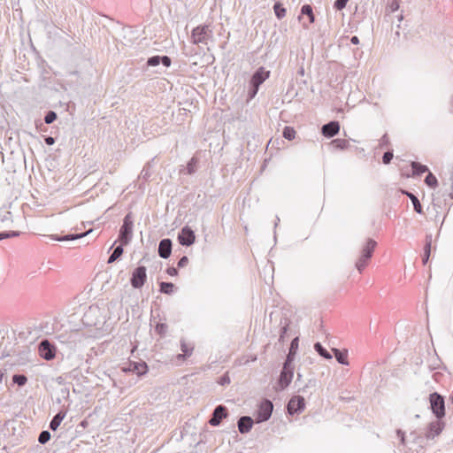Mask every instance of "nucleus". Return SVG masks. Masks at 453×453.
Masks as SVG:
<instances>
[{
	"label": "nucleus",
	"mask_w": 453,
	"mask_h": 453,
	"mask_svg": "<svg viewBox=\"0 0 453 453\" xmlns=\"http://www.w3.org/2000/svg\"><path fill=\"white\" fill-rule=\"evenodd\" d=\"M293 367L283 366L279 379V385L281 389L286 388L293 379Z\"/></svg>",
	"instance_id": "obj_14"
},
{
	"label": "nucleus",
	"mask_w": 453,
	"mask_h": 453,
	"mask_svg": "<svg viewBox=\"0 0 453 453\" xmlns=\"http://www.w3.org/2000/svg\"><path fill=\"white\" fill-rule=\"evenodd\" d=\"M297 348H298V337H296L291 342L290 348H289V352L295 354L296 350L297 349Z\"/></svg>",
	"instance_id": "obj_44"
},
{
	"label": "nucleus",
	"mask_w": 453,
	"mask_h": 453,
	"mask_svg": "<svg viewBox=\"0 0 453 453\" xmlns=\"http://www.w3.org/2000/svg\"><path fill=\"white\" fill-rule=\"evenodd\" d=\"M88 338L87 334L80 330L65 331L57 335L58 341L66 345L70 349H75L80 345L84 344Z\"/></svg>",
	"instance_id": "obj_1"
},
{
	"label": "nucleus",
	"mask_w": 453,
	"mask_h": 453,
	"mask_svg": "<svg viewBox=\"0 0 453 453\" xmlns=\"http://www.w3.org/2000/svg\"><path fill=\"white\" fill-rule=\"evenodd\" d=\"M331 145L336 149L343 150L349 146V142L345 139H334L331 142Z\"/></svg>",
	"instance_id": "obj_29"
},
{
	"label": "nucleus",
	"mask_w": 453,
	"mask_h": 453,
	"mask_svg": "<svg viewBox=\"0 0 453 453\" xmlns=\"http://www.w3.org/2000/svg\"><path fill=\"white\" fill-rule=\"evenodd\" d=\"M86 421L81 422V426H85Z\"/></svg>",
	"instance_id": "obj_61"
},
{
	"label": "nucleus",
	"mask_w": 453,
	"mask_h": 453,
	"mask_svg": "<svg viewBox=\"0 0 453 453\" xmlns=\"http://www.w3.org/2000/svg\"><path fill=\"white\" fill-rule=\"evenodd\" d=\"M211 37L212 30L208 25L198 26L192 30L191 39L194 44H207Z\"/></svg>",
	"instance_id": "obj_3"
},
{
	"label": "nucleus",
	"mask_w": 453,
	"mask_h": 453,
	"mask_svg": "<svg viewBox=\"0 0 453 453\" xmlns=\"http://www.w3.org/2000/svg\"><path fill=\"white\" fill-rule=\"evenodd\" d=\"M396 434H397V436L400 438L401 443L404 445L405 444L404 433L402 430L398 429L396 431Z\"/></svg>",
	"instance_id": "obj_50"
},
{
	"label": "nucleus",
	"mask_w": 453,
	"mask_h": 453,
	"mask_svg": "<svg viewBox=\"0 0 453 453\" xmlns=\"http://www.w3.org/2000/svg\"><path fill=\"white\" fill-rule=\"evenodd\" d=\"M88 234V232L84 233V234H67V235H64V236H61V237H57L55 239L58 240V241H60V242H62V241H72V240H76V239L81 238L83 236H86Z\"/></svg>",
	"instance_id": "obj_32"
},
{
	"label": "nucleus",
	"mask_w": 453,
	"mask_h": 453,
	"mask_svg": "<svg viewBox=\"0 0 453 453\" xmlns=\"http://www.w3.org/2000/svg\"><path fill=\"white\" fill-rule=\"evenodd\" d=\"M381 140H382V142H383V143L388 142V136H387V134H384V135L382 136V139H381Z\"/></svg>",
	"instance_id": "obj_57"
},
{
	"label": "nucleus",
	"mask_w": 453,
	"mask_h": 453,
	"mask_svg": "<svg viewBox=\"0 0 453 453\" xmlns=\"http://www.w3.org/2000/svg\"><path fill=\"white\" fill-rule=\"evenodd\" d=\"M349 1V0H336V1L334 2V8H335L336 10L341 11V10H342V9H344V8H345V6H346V4H347V3H348Z\"/></svg>",
	"instance_id": "obj_41"
},
{
	"label": "nucleus",
	"mask_w": 453,
	"mask_h": 453,
	"mask_svg": "<svg viewBox=\"0 0 453 453\" xmlns=\"http://www.w3.org/2000/svg\"><path fill=\"white\" fill-rule=\"evenodd\" d=\"M45 142L47 145H53L55 142V139L51 136H48L45 138Z\"/></svg>",
	"instance_id": "obj_53"
},
{
	"label": "nucleus",
	"mask_w": 453,
	"mask_h": 453,
	"mask_svg": "<svg viewBox=\"0 0 453 453\" xmlns=\"http://www.w3.org/2000/svg\"><path fill=\"white\" fill-rule=\"evenodd\" d=\"M269 76V71H266L264 67H259L251 77V87H259Z\"/></svg>",
	"instance_id": "obj_13"
},
{
	"label": "nucleus",
	"mask_w": 453,
	"mask_h": 453,
	"mask_svg": "<svg viewBox=\"0 0 453 453\" xmlns=\"http://www.w3.org/2000/svg\"><path fill=\"white\" fill-rule=\"evenodd\" d=\"M227 416V409L224 405H218L209 420V424L212 426H217L220 424L221 420Z\"/></svg>",
	"instance_id": "obj_12"
},
{
	"label": "nucleus",
	"mask_w": 453,
	"mask_h": 453,
	"mask_svg": "<svg viewBox=\"0 0 453 453\" xmlns=\"http://www.w3.org/2000/svg\"><path fill=\"white\" fill-rule=\"evenodd\" d=\"M399 8V4L396 1H394L390 4V5L388 6V10L391 12H395V11H397Z\"/></svg>",
	"instance_id": "obj_49"
},
{
	"label": "nucleus",
	"mask_w": 453,
	"mask_h": 453,
	"mask_svg": "<svg viewBox=\"0 0 453 453\" xmlns=\"http://www.w3.org/2000/svg\"><path fill=\"white\" fill-rule=\"evenodd\" d=\"M301 13L303 15H306L309 18L310 23L314 22V14L312 12V8L310 4H304L302 6Z\"/></svg>",
	"instance_id": "obj_28"
},
{
	"label": "nucleus",
	"mask_w": 453,
	"mask_h": 453,
	"mask_svg": "<svg viewBox=\"0 0 453 453\" xmlns=\"http://www.w3.org/2000/svg\"><path fill=\"white\" fill-rule=\"evenodd\" d=\"M377 242L372 239H368L362 249L361 256L356 263L357 269L361 273L366 266L368 260L372 257Z\"/></svg>",
	"instance_id": "obj_2"
},
{
	"label": "nucleus",
	"mask_w": 453,
	"mask_h": 453,
	"mask_svg": "<svg viewBox=\"0 0 453 453\" xmlns=\"http://www.w3.org/2000/svg\"><path fill=\"white\" fill-rule=\"evenodd\" d=\"M404 194L411 199V201L413 204V207H414V211L418 214H422L423 213L422 205H421L419 200L418 199V197L409 191H405Z\"/></svg>",
	"instance_id": "obj_22"
},
{
	"label": "nucleus",
	"mask_w": 453,
	"mask_h": 453,
	"mask_svg": "<svg viewBox=\"0 0 453 453\" xmlns=\"http://www.w3.org/2000/svg\"><path fill=\"white\" fill-rule=\"evenodd\" d=\"M294 355H295L294 353L288 352V354L287 356V358H286V361L284 362L283 366L292 367L291 366V363L294 360Z\"/></svg>",
	"instance_id": "obj_45"
},
{
	"label": "nucleus",
	"mask_w": 453,
	"mask_h": 453,
	"mask_svg": "<svg viewBox=\"0 0 453 453\" xmlns=\"http://www.w3.org/2000/svg\"><path fill=\"white\" fill-rule=\"evenodd\" d=\"M57 119V113L53 111H50L44 117V121L46 124H51Z\"/></svg>",
	"instance_id": "obj_38"
},
{
	"label": "nucleus",
	"mask_w": 453,
	"mask_h": 453,
	"mask_svg": "<svg viewBox=\"0 0 453 453\" xmlns=\"http://www.w3.org/2000/svg\"><path fill=\"white\" fill-rule=\"evenodd\" d=\"M65 414L66 413L65 411L58 412L51 419L50 423V428L53 431H56L58 427L60 426L62 420L65 418Z\"/></svg>",
	"instance_id": "obj_21"
},
{
	"label": "nucleus",
	"mask_w": 453,
	"mask_h": 453,
	"mask_svg": "<svg viewBox=\"0 0 453 453\" xmlns=\"http://www.w3.org/2000/svg\"><path fill=\"white\" fill-rule=\"evenodd\" d=\"M166 272L171 276H175L178 274V270L174 267H169Z\"/></svg>",
	"instance_id": "obj_52"
},
{
	"label": "nucleus",
	"mask_w": 453,
	"mask_h": 453,
	"mask_svg": "<svg viewBox=\"0 0 453 453\" xmlns=\"http://www.w3.org/2000/svg\"><path fill=\"white\" fill-rule=\"evenodd\" d=\"M196 164V159L192 157L188 164L187 171L188 174H192L195 172V165Z\"/></svg>",
	"instance_id": "obj_42"
},
{
	"label": "nucleus",
	"mask_w": 453,
	"mask_h": 453,
	"mask_svg": "<svg viewBox=\"0 0 453 453\" xmlns=\"http://www.w3.org/2000/svg\"><path fill=\"white\" fill-rule=\"evenodd\" d=\"M350 42L353 43V44H357L359 42V39L357 36H353L351 37L350 39Z\"/></svg>",
	"instance_id": "obj_55"
},
{
	"label": "nucleus",
	"mask_w": 453,
	"mask_h": 453,
	"mask_svg": "<svg viewBox=\"0 0 453 453\" xmlns=\"http://www.w3.org/2000/svg\"><path fill=\"white\" fill-rule=\"evenodd\" d=\"M5 234V232L4 233H0V241L6 238V236L4 235Z\"/></svg>",
	"instance_id": "obj_59"
},
{
	"label": "nucleus",
	"mask_w": 453,
	"mask_h": 453,
	"mask_svg": "<svg viewBox=\"0 0 453 453\" xmlns=\"http://www.w3.org/2000/svg\"><path fill=\"white\" fill-rule=\"evenodd\" d=\"M231 380L228 374H224L219 380V383L222 386L230 384Z\"/></svg>",
	"instance_id": "obj_46"
},
{
	"label": "nucleus",
	"mask_w": 453,
	"mask_h": 453,
	"mask_svg": "<svg viewBox=\"0 0 453 453\" xmlns=\"http://www.w3.org/2000/svg\"><path fill=\"white\" fill-rule=\"evenodd\" d=\"M172 253V241L168 238L160 241L158 245V255L162 258H168Z\"/></svg>",
	"instance_id": "obj_16"
},
{
	"label": "nucleus",
	"mask_w": 453,
	"mask_h": 453,
	"mask_svg": "<svg viewBox=\"0 0 453 453\" xmlns=\"http://www.w3.org/2000/svg\"><path fill=\"white\" fill-rule=\"evenodd\" d=\"M332 350H333L334 357H335L336 360L338 361V363H340L342 365H349L346 351L343 352L338 349H333Z\"/></svg>",
	"instance_id": "obj_23"
},
{
	"label": "nucleus",
	"mask_w": 453,
	"mask_h": 453,
	"mask_svg": "<svg viewBox=\"0 0 453 453\" xmlns=\"http://www.w3.org/2000/svg\"><path fill=\"white\" fill-rule=\"evenodd\" d=\"M178 240L181 245L190 246L195 242L196 235L190 227L184 226L178 235Z\"/></svg>",
	"instance_id": "obj_11"
},
{
	"label": "nucleus",
	"mask_w": 453,
	"mask_h": 453,
	"mask_svg": "<svg viewBox=\"0 0 453 453\" xmlns=\"http://www.w3.org/2000/svg\"><path fill=\"white\" fill-rule=\"evenodd\" d=\"M12 381L19 387H22L27 383V378L23 374H15L12 376Z\"/></svg>",
	"instance_id": "obj_35"
},
{
	"label": "nucleus",
	"mask_w": 453,
	"mask_h": 453,
	"mask_svg": "<svg viewBox=\"0 0 453 453\" xmlns=\"http://www.w3.org/2000/svg\"><path fill=\"white\" fill-rule=\"evenodd\" d=\"M286 331H287V327H286V326H284V327L282 328V332H281V334H280V339H282V338H283V334L286 333Z\"/></svg>",
	"instance_id": "obj_58"
},
{
	"label": "nucleus",
	"mask_w": 453,
	"mask_h": 453,
	"mask_svg": "<svg viewBox=\"0 0 453 453\" xmlns=\"http://www.w3.org/2000/svg\"><path fill=\"white\" fill-rule=\"evenodd\" d=\"M430 407L433 413L437 418H441L445 416V403L443 397L434 392L429 396Z\"/></svg>",
	"instance_id": "obj_5"
},
{
	"label": "nucleus",
	"mask_w": 453,
	"mask_h": 453,
	"mask_svg": "<svg viewBox=\"0 0 453 453\" xmlns=\"http://www.w3.org/2000/svg\"><path fill=\"white\" fill-rule=\"evenodd\" d=\"M185 357H186V356H185L184 354H179V355L177 356V359H179V360H183V359L185 358Z\"/></svg>",
	"instance_id": "obj_56"
},
{
	"label": "nucleus",
	"mask_w": 453,
	"mask_h": 453,
	"mask_svg": "<svg viewBox=\"0 0 453 453\" xmlns=\"http://www.w3.org/2000/svg\"><path fill=\"white\" fill-rule=\"evenodd\" d=\"M174 285L171 282H161L160 291L164 294L170 295L173 292Z\"/></svg>",
	"instance_id": "obj_30"
},
{
	"label": "nucleus",
	"mask_w": 453,
	"mask_h": 453,
	"mask_svg": "<svg viewBox=\"0 0 453 453\" xmlns=\"http://www.w3.org/2000/svg\"><path fill=\"white\" fill-rule=\"evenodd\" d=\"M274 13L278 19H282L286 15V9L280 4L276 3L273 6Z\"/></svg>",
	"instance_id": "obj_31"
},
{
	"label": "nucleus",
	"mask_w": 453,
	"mask_h": 453,
	"mask_svg": "<svg viewBox=\"0 0 453 453\" xmlns=\"http://www.w3.org/2000/svg\"><path fill=\"white\" fill-rule=\"evenodd\" d=\"M11 217H12L11 212L10 211H6L5 214L2 218V221L10 220Z\"/></svg>",
	"instance_id": "obj_54"
},
{
	"label": "nucleus",
	"mask_w": 453,
	"mask_h": 453,
	"mask_svg": "<svg viewBox=\"0 0 453 453\" xmlns=\"http://www.w3.org/2000/svg\"><path fill=\"white\" fill-rule=\"evenodd\" d=\"M444 428V423L441 421H434L430 423L429 430L426 434L427 439H434L435 436L439 435Z\"/></svg>",
	"instance_id": "obj_17"
},
{
	"label": "nucleus",
	"mask_w": 453,
	"mask_h": 453,
	"mask_svg": "<svg viewBox=\"0 0 453 453\" xmlns=\"http://www.w3.org/2000/svg\"><path fill=\"white\" fill-rule=\"evenodd\" d=\"M258 88L259 87H251V88L249 91V98L250 99H252L255 97V96L257 95V93L258 91Z\"/></svg>",
	"instance_id": "obj_48"
},
{
	"label": "nucleus",
	"mask_w": 453,
	"mask_h": 453,
	"mask_svg": "<svg viewBox=\"0 0 453 453\" xmlns=\"http://www.w3.org/2000/svg\"><path fill=\"white\" fill-rule=\"evenodd\" d=\"M238 429L241 434H246L250 431L253 426V419L249 416H242L239 418Z\"/></svg>",
	"instance_id": "obj_18"
},
{
	"label": "nucleus",
	"mask_w": 453,
	"mask_h": 453,
	"mask_svg": "<svg viewBox=\"0 0 453 453\" xmlns=\"http://www.w3.org/2000/svg\"><path fill=\"white\" fill-rule=\"evenodd\" d=\"M146 267L145 266H138L136 267L133 273H132V276H131V279H130V282H131V285L133 288H141L146 280H147V273H146Z\"/></svg>",
	"instance_id": "obj_7"
},
{
	"label": "nucleus",
	"mask_w": 453,
	"mask_h": 453,
	"mask_svg": "<svg viewBox=\"0 0 453 453\" xmlns=\"http://www.w3.org/2000/svg\"><path fill=\"white\" fill-rule=\"evenodd\" d=\"M180 349L186 357H189L192 354L193 347H189L184 340L180 341Z\"/></svg>",
	"instance_id": "obj_36"
},
{
	"label": "nucleus",
	"mask_w": 453,
	"mask_h": 453,
	"mask_svg": "<svg viewBox=\"0 0 453 453\" xmlns=\"http://www.w3.org/2000/svg\"><path fill=\"white\" fill-rule=\"evenodd\" d=\"M188 263V258L184 256L178 262V267H185Z\"/></svg>",
	"instance_id": "obj_47"
},
{
	"label": "nucleus",
	"mask_w": 453,
	"mask_h": 453,
	"mask_svg": "<svg viewBox=\"0 0 453 453\" xmlns=\"http://www.w3.org/2000/svg\"><path fill=\"white\" fill-rule=\"evenodd\" d=\"M123 254V247H122V244L121 245H119L117 246L112 253L111 254V256L109 257L108 258V263L111 264V263H113L114 261H116L121 255Z\"/></svg>",
	"instance_id": "obj_26"
},
{
	"label": "nucleus",
	"mask_w": 453,
	"mask_h": 453,
	"mask_svg": "<svg viewBox=\"0 0 453 453\" xmlns=\"http://www.w3.org/2000/svg\"><path fill=\"white\" fill-rule=\"evenodd\" d=\"M396 18H397V20H398L399 22H401V21H402V19H403V15H402V14L397 15V16H396Z\"/></svg>",
	"instance_id": "obj_60"
},
{
	"label": "nucleus",
	"mask_w": 453,
	"mask_h": 453,
	"mask_svg": "<svg viewBox=\"0 0 453 453\" xmlns=\"http://www.w3.org/2000/svg\"><path fill=\"white\" fill-rule=\"evenodd\" d=\"M38 353L41 357L50 361L56 357V348L49 340L44 339L38 345Z\"/></svg>",
	"instance_id": "obj_6"
},
{
	"label": "nucleus",
	"mask_w": 453,
	"mask_h": 453,
	"mask_svg": "<svg viewBox=\"0 0 453 453\" xmlns=\"http://www.w3.org/2000/svg\"><path fill=\"white\" fill-rule=\"evenodd\" d=\"M431 242H432V235H427L426 239V245L424 248V256H423V264H426L431 252Z\"/></svg>",
	"instance_id": "obj_24"
},
{
	"label": "nucleus",
	"mask_w": 453,
	"mask_h": 453,
	"mask_svg": "<svg viewBox=\"0 0 453 453\" xmlns=\"http://www.w3.org/2000/svg\"><path fill=\"white\" fill-rule=\"evenodd\" d=\"M305 402L304 398L300 395L292 397L288 403V412L293 415L297 412H301L304 410Z\"/></svg>",
	"instance_id": "obj_10"
},
{
	"label": "nucleus",
	"mask_w": 453,
	"mask_h": 453,
	"mask_svg": "<svg viewBox=\"0 0 453 453\" xmlns=\"http://www.w3.org/2000/svg\"><path fill=\"white\" fill-rule=\"evenodd\" d=\"M128 370L132 371V372H135L137 375L141 376V375L147 373L148 366L145 362H141V363L134 362V363H131L129 365Z\"/></svg>",
	"instance_id": "obj_20"
},
{
	"label": "nucleus",
	"mask_w": 453,
	"mask_h": 453,
	"mask_svg": "<svg viewBox=\"0 0 453 453\" xmlns=\"http://www.w3.org/2000/svg\"><path fill=\"white\" fill-rule=\"evenodd\" d=\"M283 137L287 140H293L296 137V130L291 127H285L283 129Z\"/></svg>",
	"instance_id": "obj_33"
},
{
	"label": "nucleus",
	"mask_w": 453,
	"mask_h": 453,
	"mask_svg": "<svg viewBox=\"0 0 453 453\" xmlns=\"http://www.w3.org/2000/svg\"><path fill=\"white\" fill-rule=\"evenodd\" d=\"M4 235L6 236V238L17 237L19 235V232H18V231L5 232Z\"/></svg>",
	"instance_id": "obj_51"
},
{
	"label": "nucleus",
	"mask_w": 453,
	"mask_h": 453,
	"mask_svg": "<svg viewBox=\"0 0 453 453\" xmlns=\"http://www.w3.org/2000/svg\"><path fill=\"white\" fill-rule=\"evenodd\" d=\"M160 63H162L165 67H169L171 65V58L168 56H153L150 58L147 61V65L149 66H157Z\"/></svg>",
	"instance_id": "obj_19"
},
{
	"label": "nucleus",
	"mask_w": 453,
	"mask_h": 453,
	"mask_svg": "<svg viewBox=\"0 0 453 453\" xmlns=\"http://www.w3.org/2000/svg\"><path fill=\"white\" fill-rule=\"evenodd\" d=\"M314 349L324 358L332 359V355L319 342L314 344Z\"/></svg>",
	"instance_id": "obj_27"
},
{
	"label": "nucleus",
	"mask_w": 453,
	"mask_h": 453,
	"mask_svg": "<svg viewBox=\"0 0 453 453\" xmlns=\"http://www.w3.org/2000/svg\"><path fill=\"white\" fill-rule=\"evenodd\" d=\"M150 163H148L142 170L140 178H142L144 180H148L150 177Z\"/></svg>",
	"instance_id": "obj_40"
},
{
	"label": "nucleus",
	"mask_w": 453,
	"mask_h": 453,
	"mask_svg": "<svg viewBox=\"0 0 453 453\" xmlns=\"http://www.w3.org/2000/svg\"><path fill=\"white\" fill-rule=\"evenodd\" d=\"M167 328H168V326L166 324L158 323L155 327V331L161 336H164L167 332Z\"/></svg>",
	"instance_id": "obj_39"
},
{
	"label": "nucleus",
	"mask_w": 453,
	"mask_h": 453,
	"mask_svg": "<svg viewBox=\"0 0 453 453\" xmlns=\"http://www.w3.org/2000/svg\"><path fill=\"white\" fill-rule=\"evenodd\" d=\"M393 158V152L392 151H387L384 153L382 157V161L384 164L388 165L390 163V161Z\"/></svg>",
	"instance_id": "obj_43"
},
{
	"label": "nucleus",
	"mask_w": 453,
	"mask_h": 453,
	"mask_svg": "<svg viewBox=\"0 0 453 453\" xmlns=\"http://www.w3.org/2000/svg\"><path fill=\"white\" fill-rule=\"evenodd\" d=\"M411 167H412V170H413V175L419 176L422 173H424L428 171L427 166H426L424 165H421L420 163H418V162H412L411 163Z\"/></svg>",
	"instance_id": "obj_25"
},
{
	"label": "nucleus",
	"mask_w": 453,
	"mask_h": 453,
	"mask_svg": "<svg viewBox=\"0 0 453 453\" xmlns=\"http://www.w3.org/2000/svg\"><path fill=\"white\" fill-rule=\"evenodd\" d=\"M100 313V309L98 306L92 305L89 306L88 311L85 312L83 316V321L84 323L89 325V326H97L100 324V320L97 319V316Z\"/></svg>",
	"instance_id": "obj_9"
},
{
	"label": "nucleus",
	"mask_w": 453,
	"mask_h": 453,
	"mask_svg": "<svg viewBox=\"0 0 453 453\" xmlns=\"http://www.w3.org/2000/svg\"><path fill=\"white\" fill-rule=\"evenodd\" d=\"M50 439V433L49 431H42L41 432V434H39V437H38V441L41 443V444H45L46 442H48Z\"/></svg>",
	"instance_id": "obj_37"
},
{
	"label": "nucleus",
	"mask_w": 453,
	"mask_h": 453,
	"mask_svg": "<svg viewBox=\"0 0 453 453\" xmlns=\"http://www.w3.org/2000/svg\"><path fill=\"white\" fill-rule=\"evenodd\" d=\"M425 182L427 186L433 188H434L438 184L436 177L432 173H428L425 179Z\"/></svg>",
	"instance_id": "obj_34"
},
{
	"label": "nucleus",
	"mask_w": 453,
	"mask_h": 453,
	"mask_svg": "<svg viewBox=\"0 0 453 453\" xmlns=\"http://www.w3.org/2000/svg\"><path fill=\"white\" fill-rule=\"evenodd\" d=\"M340 131V124L338 121H330L325 124L321 128V133L325 137L331 138L336 135Z\"/></svg>",
	"instance_id": "obj_15"
},
{
	"label": "nucleus",
	"mask_w": 453,
	"mask_h": 453,
	"mask_svg": "<svg viewBox=\"0 0 453 453\" xmlns=\"http://www.w3.org/2000/svg\"><path fill=\"white\" fill-rule=\"evenodd\" d=\"M133 220L131 214L128 213L123 219V225L120 227L119 240L122 245H127L133 237Z\"/></svg>",
	"instance_id": "obj_4"
},
{
	"label": "nucleus",
	"mask_w": 453,
	"mask_h": 453,
	"mask_svg": "<svg viewBox=\"0 0 453 453\" xmlns=\"http://www.w3.org/2000/svg\"><path fill=\"white\" fill-rule=\"evenodd\" d=\"M273 410V404L270 400H265L261 403L257 411V421L264 422L270 418Z\"/></svg>",
	"instance_id": "obj_8"
}]
</instances>
